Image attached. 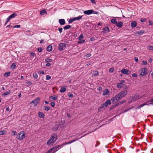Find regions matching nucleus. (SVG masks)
Wrapping results in <instances>:
<instances>
[{
  "instance_id": "nucleus-33",
  "label": "nucleus",
  "mask_w": 153,
  "mask_h": 153,
  "mask_svg": "<svg viewBox=\"0 0 153 153\" xmlns=\"http://www.w3.org/2000/svg\"><path fill=\"white\" fill-rule=\"evenodd\" d=\"M82 17V16H79L77 17L74 18V21L79 20Z\"/></svg>"
},
{
  "instance_id": "nucleus-44",
  "label": "nucleus",
  "mask_w": 153,
  "mask_h": 153,
  "mask_svg": "<svg viewBox=\"0 0 153 153\" xmlns=\"http://www.w3.org/2000/svg\"><path fill=\"white\" fill-rule=\"evenodd\" d=\"M75 21L74 18H70L68 21V22L70 23L72 22H73Z\"/></svg>"
},
{
  "instance_id": "nucleus-57",
  "label": "nucleus",
  "mask_w": 153,
  "mask_h": 153,
  "mask_svg": "<svg viewBox=\"0 0 153 153\" xmlns=\"http://www.w3.org/2000/svg\"><path fill=\"white\" fill-rule=\"evenodd\" d=\"M58 30L60 33H61L62 32L63 29L62 27L59 28L58 29Z\"/></svg>"
},
{
  "instance_id": "nucleus-25",
  "label": "nucleus",
  "mask_w": 153,
  "mask_h": 153,
  "mask_svg": "<svg viewBox=\"0 0 153 153\" xmlns=\"http://www.w3.org/2000/svg\"><path fill=\"white\" fill-rule=\"evenodd\" d=\"M41 15H44L45 14L47 13V12L45 9L42 10L40 11Z\"/></svg>"
},
{
  "instance_id": "nucleus-31",
  "label": "nucleus",
  "mask_w": 153,
  "mask_h": 153,
  "mask_svg": "<svg viewBox=\"0 0 153 153\" xmlns=\"http://www.w3.org/2000/svg\"><path fill=\"white\" fill-rule=\"evenodd\" d=\"M7 132V131L5 130L0 131V135L5 134Z\"/></svg>"
},
{
  "instance_id": "nucleus-49",
  "label": "nucleus",
  "mask_w": 153,
  "mask_h": 153,
  "mask_svg": "<svg viewBox=\"0 0 153 153\" xmlns=\"http://www.w3.org/2000/svg\"><path fill=\"white\" fill-rule=\"evenodd\" d=\"M56 146V148H55L54 149V150L53 151H55V150H56V149H58V150L59 149V148H58L59 147H60V145H57V146Z\"/></svg>"
},
{
  "instance_id": "nucleus-32",
  "label": "nucleus",
  "mask_w": 153,
  "mask_h": 153,
  "mask_svg": "<svg viewBox=\"0 0 153 153\" xmlns=\"http://www.w3.org/2000/svg\"><path fill=\"white\" fill-rule=\"evenodd\" d=\"M43 109L46 111H48L50 109V108L49 106H44Z\"/></svg>"
},
{
  "instance_id": "nucleus-19",
  "label": "nucleus",
  "mask_w": 153,
  "mask_h": 153,
  "mask_svg": "<svg viewBox=\"0 0 153 153\" xmlns=\"http://www.w3.org/2000/svg\"><path fill=\"white\" fill-rule=\"evenodd\" d=\"M38 114L39 117L42 118H44L45 116V114L41 112H38Z\"/></svg>"
},
{
  "instance_id": "nucleus-38",
  "label": "nucleus",
  "mask_w": 153,
  "mask_h": 153,
  "mask_svg": "<svg viewBox=\"0 0 153 153\" xmlns=\"http://www.w3.org/2000/svg\"><path fill=\"white\" fill-rule=\"evenodd\" d=\"M33 76L35 79H36L38 78V75L36 73H34L33 74Z\"/></svg>"
},
{
  "instance_id": "nucleus-37",
  "label": "nucleus",
  "mask_w": 153,
  "mask_h": 153,
  "mask_svg": "<svg viewBox=\"0 0 153 153\" xmlns=\"http://www.w3.org/2000/svg\"><path fill=\"white\" fill-rule=\"evenodd\" d=\"M16 66V65L15 63H13L11 65V68L12 69H14Z\"/></svg>"
},
{
  "instance_id": "nucleus-55",
  "label": "nucleus",
  "mask_w": 153,
  "mask_h": 153,
  "mask_svg": "<svg viewBox=\"0 0 153 153\" xmlns=\"http://www.w3.org/2000/svg\"><path fill=\"white\" fill-rule=\"evenodd\" d=\"M10 20L9 19H8L7 18L6 19V21L5 23L4 24V25L5 26L7 25V23L8 22L10 21Z\"/></svg>"
},
{
  "instance_id": "nucleus-34",
  "label": "nucleus",
  "mask_w": 153,
  "mask_h": 153,
  "mask_svg": "<svg viewBox=\"0 0 153 153\" xmlns=\"http://www.w3.org/2000/svg\"><path fill=\"white\" fill-rule=\"evenodd\" d=\"M71 27V26L70 25H67L63 27V28L65 30H67L68 29H69Z\"/></svg>"
},
{
  "instance_id": "nucleus-4",
  "label": "nucleus",
  "mask_w": 153,
  "mask_h": 153,
  "mask_svg": "<svg viewBox=\"0 0 153 153\" xmlns=\"http://www.w3.org/2000/svg\"><path fill=\"white\" fill-rule=\"evenodd\" d=\"M22 132H20L16 136V138L20 140H22L25 137V134L22 133Z\"/></svg>"
},
{
  "instance_id": "nucleus-5",
  "label": "nucleus",
  "mask_w": 153,
  "mask_h": 153,
  "mask_svg": "<svg viewBox=\"0 0 153 153\" xmlns=\"http://www.w3.org/2000/svg\"><path fill=\"white\" fill-rule=\"evenodd\" d=\"M40 99L39 97H37L35 98L34 99L32 100L30 104L33 103L34 106H36L38 103L40 102Z\"/></svg>"
},
{
  "instance_id": "nucleus-54",
  "label": "nucleus",
  "mask_w": 153,
  "mask_h": 153,
  "mask_svg": "<svg viewBox=\"0 0 153 153\" xmlns=\"http://www.w3.org/2000/svg\"><path fill=\"white\" fill-rule=\"evenodd\" d=\"M51 106L53 107H54L55 105V104L54 102H51Z\"/></svg>"
},
{
  "instance_id": "nucleus-26",
  "label": "nucleus",
  "mask_w": 153,
  "mask_h": 153,
  "mask_svg": "<svg viewBox=\"0 0 153 153\" xmlns=\"http://www.w3.org/2000/svg\"><path fill=\"white\" fill-rule=\"evenodd\" d=\"M126 102V100H123L121 101H120V102H118V103L116 104L115 105V106H117L120 105H121L122 104H123L124 103H125Z\"/></svg>"
},
{
  "instance_id": "nucleus-8",
  "label": "nucleus",
  "mask_w": 153,
  "mask_h": 153,
  "mask_svg": "<svg viewBox=\"0 0 153 153\" xmlns=\"http://www.w3.org/2000/svg\"><path fill=\"white\" fill-rule=\"evenodd\" d=\"M139 95L138 94H136L132 96L131 100V102H133L139 99Z\"/></svg>"
},
{
  "instance_id": "nucleus-2",
  "label": "nucleus",
  "mask_w": 153,
  "mask_h": 153,
  "mask_svg": "<svg viewBox=\"0 0 153 153\" xmlns=\"http://www.w3.org/2000/svg\"><path fill=\"white\" fill-rule=\"evenodd\" d=\"M123 98L119 93L117 94L114 97H112L111 100L113 103H117Z\"/></svg>"
},
{
  "instance_id": "nucleus-51",
  "label": "nucleus",
  "mask_w": 153,
  "mask_h": 153,
  "mask_svg": "<svg viewBox=\"0 0 153 153\" xmlns=\"http://www.w3.org/2000/svg\"><path fill=\"white\" fill-rule=\"evenodd\" d=\"M132 77H137V74L135 73H133L132 74Z\"/></svg>"
},
{
  "instance_id": "nucleus-64",
  "label": "nucleus",
  "mask_w": 153,
  "mask_h": 153,
  "mask_svg": "<svg viewBox=\"0 0 153 153\" xmlns=\"http://www.w3.org/2000/svg\"><path fill=\"white\" fill-rule=\"evenodd\" d=\"M104 106H105L104 105H103V104L102 105L100 106L99 107V109H101L102 108H103L104 107Z\"/></svg>"
},
{
  "instance_id": "nucleus-9",
  "label": "nucleus",
  "mask_w": 153,
  "mask_h": 153,
  "mask_svg": "<svg viewBox=\"0 0 153 153\" xmlns=\"http://www.w3.org/2000/svg\"><path fill=\"white\" fill-rule=\"evenodd\" d=\"M119 93L120 94L122 97L123 98L127 94L128 91L127 90H123Z\"/></svg>"
},
{
  "instance_id": "nucleus-61",
  "label": "nucleus",
  "mask_w": 153,
  "mask_h": 153,
  "mask_svg": "<svg viewBox=\"0 0 153 153\" xmlns=\"http://www.w3.org/2000/svg\"><path fill=\"white\" fill-rule=\"evenodd\" d=\"M38 51L39 52H41L42 51V48L41 47H39L38 49Z\"/></svg>"
},
{
  "instance_id": "nucleus-23",
  "label": "nucleus",
  "mask_w": 153,
  "mask_h": 153,
  "mask_svg": "<svg viewBox=\"0 0 153 153\" xmlns=\"http://www.w3.org/2000/svg\"><path fill=\"white\" fill-rule=\"evenodd\" d=\"M10 92H11L10 90H9L7 91H6V92H4V93H3L2 94V96L3 97H5V96L6 95L10 94Z\"/></svg>"
},
{
  "instance_id": "nucleus-12",
  "label": "nucleus",
  "mask_w": 153,
  "mask_h": 153,
  "mask_svg": "<svg viewBox=\"0 0 153 153\" xmlns=\"http://www.w3.org/2000/svg\"><path fill=\"white\" fill-rule=\"evenodd\" d=\"M66 86L65 85L62 86L61 87L59 92L60 93H63L65 92L66 90Z\"/></svg>"
},
{
  "instance_id": "nucleus-63",
  "label": "nucleus",
  "mask_w": 153,
  "mask_h": 153,
  "mask_svg": "<svg viewBox=\"0 0 153 153\" xmlns=\"http://www.w3.org/2000/svg\"><path fill=\"white\" fill-rule=\"evenodd\" d=\"M51 65V63H48L46 64V65L48 67H49Z\"/></svg>"
},
{
  "instance_id": "nucleus-59",
  "label": "nucleus",
  "mask_w": 153,
  "mask_h": 153,
  "mask_svg": "<svg viewBox=\"0 0 153 153\" xmlns=\"http://www.w3.org/2000/svg\"><path fill=\"white\" fill-rule=\"evenodd\" d=\"M91 55V54L90 53H87L86 55L85 56H86V57H90Z\"/></svg>"
},
{
  "instance_id": "nucleus-13",
  "label": "nucleus",
  "mask_w": 153,
  "mask_h": 153,
  "mask_svg": "<svg viewBox=\"0 0 153 153\" xmlns=\"http://www.w3.org/2000/svg\"><path fill=\"white\" fill-rule=\"evenodd\" d=\"M17 16V14L16 13H14L9 16L7 18L8 19L10 20L11 19L15 18Z\"/></svg>"
},
{
  "instance_id": "nucleus-21",
  "label": "nucleus",
  "mask_w": 153,
  "mask_h": 153,
  "mask_svg": "<svg viewBox=\"0 0 153 153\" xmlns=\"http://www.w3.org/2000/svg\"><path fill=\"white\" fill-rule=\"evenodd\" d=\"M123 24V23L122 22H117L116 25L118 27L120 28L122 26Z\"/></svg>"
},
{
  "instance_id": "nucleus-56",
  "label": "nucleus",
  "mask_w": 153,
  "mask_h": 153,
  "mask_svg": "<svg viewBox=\"0 0 153 153\" xmlns=\"http://www.w3.org/2000/svg\"><path fill=\"white\" fill-rule=\"evenodd\" d=\"M20 27V25H16L14 26L13 27V28H19Z\"/></svg>"
},
{
  "instance_id": "nucleus-6",
  "label": "nucleus",
  "mask_w": 153,
  "mask_h": 153,
  "mask_svg": "<svg viewBox=\"0 0 153 153\" xmlns=\"http://www.w3.org/2000/svg\"><path fill=\"white\" fill-rule=\"evenodd\" d=\"M59 50L60 51H62L64 48H66V45L63 43H60L59 44Z\"/></svg>"
},
{
  "instance_id": "nucleus-28",
  "label": "nucleus",
  "mask_w": 153,
  "mask_h": 153,
  "mask_svg": "<svg viewBox=\"0 0 153 153\" xmlns=\"http://www.w3.org/2000/svg\"><path fill=\"white\" fill-rule=\"evenodd\" d=\"M47 50L48 51H49V52L51 51L52 50V46L50 45H48L47 48Z\"/></svg>"
},
{
  "instance_id": "nucleus-18",
  "label": "nucleus",
  "mask_w": 153,
  "mask_h": 153,
  "mask_svg": "<svg viewBox=\"0 0 153 153\" xmlns=\"http://www.w3.org/2000/svg\"><path fill=\"white\" fill-rule=\"evenodd\" d=\"M145 32V31L143 30H140L139 31H136L135 33V34H139L140 35H142Z\"/></svg>"
},
{
  "instance_id": "nucleus-24",
  "label": "nucleus",
  "mask_w": 153,
  "mask_h": 153,
  "mask_svg": "<svg viewBox=\"0 0 153 153\" xmlns=\"http://www.w3.org/2000/svg\"><path fill=\"white\" fill-rule=\"evenodd\" d=\"M59 125V124H56L54 126L53 129L55 131H57L58 129Z\"/></svg>"
},
{
  "instance_id": "nucleus-43",
  "label": "nucleus",
  "mask_w": 153,
  "mask_h": 153,
  "mask_svg": "<svg viewBox=\"0 0 153 153\" xmlns=\"http://www.w3.org/2000/svg\"><path fill=\"white\" fill-rule=\"evenodd\" d=\"M51 99L53 100H56L57 99V97L56 95H53L51 97Z\"/></svg>"
},
{
  "instance_id": "nucleus-35",
  "label": "nucleus",
  "mask_w": 153,
  "mask_h": 153,
  "mask_svg": "<svg viewBox=\"0 0 153 153\" xmlns=\"http://www.w3.org/2000/svg\"><path fill=\"white\" fill-rule=\"evenodd\" d=\"M93 76H97L99 75V72L97 71H95L93 74Z\"/></svg>"
},
{
  "instance_id": "nucleus-60",
  "label": "nucleus",
  "mask_w": 153,
  "mask_h": 153,
  "mask_svg": "<svg viewBox=\"0 0 153 153\" xmlns=\"http://www.w3.org/2000/svg\"><path fill=\"white\" fill-rule=\"evenodd\" d=\"M149 24L151 25H153V22L151 20H150L149 22Z\"/></svg>"
},
{
  "instance_id": "nucleus-36",
  "label": "nucleus",
  "mask_w": 153,
  "mask_h": 153,
  "mask_svg": "<svg viewBox=\"0 0 153 153\" xmlns=\"http://www.w3.org/2000/svg\"><path fill=\"white\" fill-rule=\"evenodd\" d=\"M111 23L114 24H115L116 25L117 22L116 21V19H113L111 20Z\"/></svg>"
},
{
  "instance_id": "nucleus-3",
  "label": "nucleus",
  "mask_w": 153,
  "mask_h": 153,
  "mask_svg": "<svg viewBox=\"0 0 153 153\" xmlns=\"http://www.w3.org/2000/svg\"><path fill=\"white\" fill-rule=\"evenodd\" d=\"M147 69V68H143L139 70V72H140V76H143L146 75L148 74Z\"/></svg>"
},
{
  "instance_id": "nucleus-45",
  "label": "nucleus",
  "mask_w": 153,
  "mask_h": 153,
  "mask_svg": "<svg viewBox=\"0 0 153 153\" xmlns=\"http://www.w3.org/2000/svg\"><path fill=\"white\" fill-rule=\"evenodd\" d=\"M114 68L113 67H112L109 69V71L111 73H112L114 72Z\"/></svg>"
},
{
  "instance_id": "nucleus-10",
  "label": "nucleus",
  "mask_w": 153,
  "mask_h": 153,
  "mask_svg": "<svg viewBox=\"0 0 153 153\" xmlns=\"http://www.w3.org/2000/svg\"><path fill=\"white\" fill-rule=\"evenodd\" d=\"M152 100H153V98L150 100H148L144 102L143 103L144 104V106L146 105H153V102L152 101Z\"/></svg>"
},
{
  "instance_id": "nucleus-42",
  "label": "nucleus",
  "mask_w": 153,
  "mask_h": 153,
  "mask_svg": "<svg viewBox=\"0 0 153 153\" xmlns=\"http://www.w3.org/2000/svg\"><path fill=\"white\" fill-rule=\"evenodd\" d=\"M68 95L71 98H72L74 97L73 94L72 93H68Z\"/></svg>"
},
{
  "instance_id": "nucleus-39",
  "label": "nucleus",
  "mask_w": 153,
  "mask_h": 153,
  "mask_svg": "<svg viewBox=\"0 0 153 153\" xmlns=\"http://www.w3.org/2000/svg\"><path fill=\"white\" fill-rule=\"evenodd\" d=\"M52 60L51 59L47 58L45 59V61L46 62H51L52 61Z\"/></svg>"
},
{
  "instance_id": "nucleus-29",
  "label": "nucleus",
  "mask_w": 153,
  "mask_h": 153,
  "mask_svg": "<svg viewBox=\"0 0 153 153\" xmlns=\"http://www.w3.org/2000/svg\"><path fill=\"white\" fill-rule=\"evenodd\" d=\"M56 146H54V147H52L51 149L49 150L47 152H46L45 153H50L52 151H53L54 150V149L56 148Z\"/></svg>"
},
{
  "instance_id": "nucleus-41",
  "label": "nucleus",
  "mask_w": 153,
  "mask_h": 153,
  "mask_svg": "<svg viewBox=\"0 0 153 153\" xmlns=\"http://www.w3.org/2000/svg\"><path fill=\"white\" fill-rule=\"evenodd\" d=\"M13 23H10V25H7L6 27V28H9V27H13L14 26H13Z\"/></svg>"
},
{
  "instance_id": "nucleus-46",
  "label": "nucleus",
  "mask_w": 153,
  "mask_h": 153,
  "mask_svg": "<svg viewBox=\"0 0 153 153\" xmlns=\"http://www.w3.org/2000/svg\"><path fill=\"white\" fill-rule=\"evenodd\" d=\"M51 76L50 75H47L46 76V79L47 80H49L51 79Z\"/></svg>"
},
{
  "instance_id": "nucleus-15",
  "label": "nucleus",
  "mask_w": 153,
  "mask_h": 153,
  "mask_svg": "<svg viewBox=\"0 0 153 153\" xmlns=\"http://www.w3.org/2000/svg\"><path fill=\"white\" fill-rule=\"evenodd\" d=\"M76 140H71V141H69V142H65V143L62 144H61L60 145V148L62 147L63 146H64L65 145L68 144H71V143L75 142V141H76Z\"/></svg>"
},
{
  "instance_id": "nucleus-48",
  "label": "nucleus",
  "mask_w": 153,
  "mask_h": 153,
  "mask_svg": "<svg viewBox=\"0 0 153 153\" xmlns=\"http://www.w3.org/2000/svg\"><path fill=\"white\" fill-rule=\"evenodd\" d=\"M142 65H146L147 64V61H142Z\"/></svg>"
},
{
  "instance_id": "nucleus-47",
  "label": "nucleus",
  "mask_w": 153,
  "mask_h": 153,
  "mask_svg": "<svg viewBox=\"0 0 153 153\" xmlns=\"http://www.w3.org/2000/svg\"><path fill=\"white\" fill-rule=\"evenodd\" d=\"M12 134L13 135H16L17 134L16 132L15 131H12Z\"/></svg>"
},
{
  "instance_id": "nucleus-58",
  "label": "nucleus",
  "mask_w": 153,
  "mask_h": 153,
  "mask_svg": "<svg viewBox=\"0 0 153 153\" xmlns=\"http://www.w3.org/2000/svg\"><path fill=\"white\" fill-rule=\"evenodd\" d=\"M98 90L100 91H101L102 90V88L100 86L98 88Z\"/></svg>"
},
{
  "instance_id": "nucleus-11",
  "label": "nucleus",
  "mask_w": 153,
  "mask_h": 153,
  "mask_svg": "<svg viewBox=\"0 0 153 153\" xmlns=\"http://www.w3.org/2000/svg\"><path fill=\"white\" fill-rule=\"evenodd\" d=\"M94 12L93 10H85L83 12L86 15H90L92 14Z\"/></svg>"
},
{
  "instance_id": "nucleus-40",
  "label": "nucleus",
  "mask_w": 153,
  "mask_h": 153,
  "mask_svg": "<svg viewBox=\"0 0 153 153\" xmlns=\"http://www.w3.org/2000/svg\"><path fill=\"white\" fill-rule=\"evenodd\" d=\"M146 21V19L145 18H141L140 20V21L142 22H145Z\"/></svg>"
},
{
  "instance_id": "nucleus-62",
  "label": "nucleus",
  "mask_w": 153,
  "mask_h": 153,
  "mask_svg": "<svg viewBox=\"0 0 153 153\" xmlns=\"http://www.w3.org/2000/svg\"><path fill=\"white\" fill-rule=\"evenodd\" d=\"M134 59L136 62H137L138 61V59L137 57H135Z\"/></svg>"
},
{
  "instance_id": "nucleus-14",
  "label": "nucleus",
  "mask_w": 153,
  "mask_h": 153,
  "mask_svg": "<svg viewBox=\"0 0 153 153\" xmlns=\"http://www.w3.org/2000/svg\"><path fill=\"white\" fill-rule=\"evenodd\" d=\"M123 86H126V89L128 88V87H127V86L126 85H125L124 84H121V83H118L117 85V88H121Z\"/></svg>"
},
{
  "instance_id": "nucleus-27",
  "label": "nucleus",
  "mask_w": 153,
  "mask_h": 153,
  "mask_svg": "<svg viewBox=\"0 0 153 153\" xmlns=\"http://www.w3.org/2000/svg\"><path fill=\"white\" fill-rule=\"evenodd\" d=\"M108 92H109L108 90L107 89H105L104 90L103 95H107L108 94Z\"/></svg>"
},
{
  "instance_id": "nucleus-17",
  "label": "nucleus",
  "mask_w": 153,
  "mask_h": 153,
  "mask_svg": "<svg viewBox=\"0 0 153 153\" xmlns=\"http://www.w3.org/2000/svg\"><path fill=\"white\" fill-rule=\"evenodd\" d=\"M111 104L110 100L108 99L105 102L103 103V105L105 107H107L108 105Z\"/></svg>"
},
{
  "instance_id": "nucleus-53",
  "label": "nucleus",
  "mask_w": 153,
  "mask_h": 153,
  "mask_svg": "<svg viewBox=\"0 0 153 153\" xmlns=\"http://www.w3.org/2000/svg\"><path fill=\"white\" fill-rule=\"evenodd\" d=\"M83 38V34H82L79 37V40H80L82 39Z\"/></svg>"
},
{
  "instance_id": "nucleus-16",
  "label": "nucleus",
  "mask_w": 153,
  "mask_h": 153,
  "mask_svg": "<svg viewBox=\"0 0 153 153\" xmlns=\"http://www.w3.org/2000/svg\"><path fill=\"white\" fill-rule=\"evenodd\" d=\"M59 22L61 25H63L65 24V21L64 19H60L59 20Z\"/></svg>"
},
{
  "instance_id": "nucleus-52",
  "label": "nucleus",
  "mask_w": 153,
  "mask_h": 153,
  "mask_svg": "<svg viewBox=\"0 0 153 153\" xmlns=\"http://www.w3.org/2000/svg\"><path fill=\"white\" fill-rule=\"evenodd\" d=\"M38 72L39 74H45V72L43 71H39Z\"/></svg>"
},
{
  "instance_id": "nucleus-30",
  "label": "nucleus",
  "mask_w": 153,
  "mask_h": 153,
  "mask_svg": "<svg viewBox=\"0 0 153 153\" xmlns=\"http://www.w3.org/2000/svg\"><path fill=\"white\" fill-rule=\"evenodd\" d=\"M10 72H5L4 74V76L5 77H8L9 76Z\"/></svg>"
},
{
  "instance_id": "nucleus-22",
  "label": "nucleus",
  "mask_w": 153,
  "mask_h": 153,
  "mask_svg": "<svg viewBox=\"0 0 153 153\" xmlns=\"http://www.w3.org/2000/svg\"><path fill=\"white\" fill-rule=\"evenodd\" d=\"M137 25V22L135 21L132 22L131 23V26L132 28H134Z\"/></svg>"
},
{
  "instance_id": "nucleus-1",
  "label": "nucleus",
  "mask_w": 153,
  "mask_h": 153,
  "mask_svg": "<svg viewBox=\"0 0 153 153\" xmlns=\"http://www.w3.org/2000/svg\"><path fill=\"white\" fill-rule=\"evenodd\" d=\"M57 139V136L56 134H53L48 140L47 142V144L48 146L53 145L56 142Z\"/></svg>"
},
{
  "instance_id": "nucleus-50",
  "label": "nucleus",
  "mask_w": 153,
  "mask_h": 153,
  "mask_svg": "<svg viewBox=\"0 0 153 153\" xmlns=\"http://www.w3.org/2000/svg\"><path fill=\"white\" fill-rule=\"evenodd\" d=\"M148 49L149 50H152L153 51V46H149L148 47Z\"/></svg>"
},
{
  "instance_id": "nucleus-20",
  "label": "nucleus",
  "mask_w": 153,
  "mask_h": 153,
  "mask_svg": "<svg viewBox=\"0 0 153 153\" xmlns=\"http://www.w3.org/2000/svg\"><path fill=\"white\" fill-rule=\"evenodd\" d=\"M103 30L104 33H106L107 32H108L110 31L108 27L104 28L103 29Z\"/></svg>"
},
{
  "instance_id": "nucleus-7",
  "label": "nucleus",
  "mask_w": 153,
  "mask_h": 153,
  "mask_svg": "<svg viewBox=\"0 0 153 153\" xmlns=\"http://www.w3.org/2000/svg\"><path fill=\"white\" fill-rule=\"evenodd\" d=\"M121 72L123 74H125L129 75L131 74V71L129 70L126 69H123L121 71Z\"/></svg>"
}]
</instances>
